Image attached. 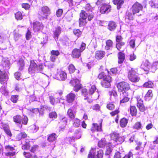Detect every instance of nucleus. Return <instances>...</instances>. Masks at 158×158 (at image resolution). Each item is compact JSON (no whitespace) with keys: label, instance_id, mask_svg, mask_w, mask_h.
<instances>
[{"label":"nucleus","instance_id":"obj_40","mask_svg":"<svg viewBox=\"0 0 158 158\" xmlns=\"http://www.w3.org/2000/svg\"><path fill=\"white\" fill-rule=\"evenodd\" d=\"M113 2L114 4L117 5V8L118 10L121 8V6L124 3L123 0H113Z\"/></svg>","mask_w":158,"mask_h":158},{"label":"nucleus","instance_id":"obj_17","mask_svg":"<svg viewBox=\"0 0 158 158\" xmlns=\"http://www.w3.org/2000/svg\"><path fill=\"white\" fill-rule=\"evenodd\" d=\"M111 7V6L110 5L104 4L101 7L100 11L102 14L108 13L110 11Z\"/></svg>","mask_w":158,"mask_h":158},{"label":"nucleus","instance_id":"obj_33","mask_svg":"<svg viewBox=\"0 0 158 158\" xmlns=\"http://www.w3.org/2000/svg\"><path fill=\"white\" fill-rule=\"evenodd\" d=\"M61 32V28L59 27H58L55 28L54 31V37L55 40L57 39L60 34Z\"/></svg>","mask_w":158,"mask_h":158},{"label":"nucleus","instance_id":"obj_54","mask_svg":"<svg viewBox=\"0 0 158 158\" xmlns=\"http://www.w3.org/2000/svg\"><path fill=\"white\" fill-rule=\"evenodd\" d=\"M108 74L111 76H114L117 74V69L116 68H113L110 69V71H108Z\"/></svg>","mask_w":158,"mask_h":158},{"label":"nucleus","instance_id":"obj_7","mask_svg":"<svg viewBox=\"0 0 158 158\" xmlns=\"http://www.w3.org/2000/svg\"><path fill=\"white\" fill-rule=\"evenodd\" d=\"M102 120L100 119L98 120L97 123H92L90 128L91 131L93 133L102 131Z\"/></svg>","mask_w":158,"mask_h":158},{"label":"nucleus","instance_id":"obj_53","mask_svg":"<svg viewBox=\"0 0 158 158\" xmlns=\"http://www.w3.org/2000/svg\"><path fill=\"white\" fill-rule=\"evenodd\" d=\"M80 120L78 118H76L75 119L73 123V125L76 127H79L80 125Z\"/></svg>","mask_w":158,"mask_h":158},{"label":"nucleus","instance_id":"obj_47","mask_svg":"<svg viewBox=\"0 0 158 158\" xmlns=\"http://www.w3.org/2000/svg\"><path fill=\"white\" fill-rule=\"evenodd\" d=\"M96 89V88L95 85H93L91 86V87L89 89V98L94 93Z\"/></svg>","mask_w":158,"mask_h":158},{"label":"nucleus","instance_id":"obj_32","mask_svg":"<svg viewBox=\"0 0 158 158\" xmlns=\"http://www.w3.org/2000/svg\"><path fill=\"white\" fill-rule=\"evenodd\" d=\"M137 110L134 106H130V113L132 116H136L137 113Z\"/></svg>","mask_w":158,"mask_h":158},{"label":"nucleus","instance_id":"obj_14","mask_svg":"<svg viewBox=\"0 0 158 158\" xmlns=\"http://www.w3.org/2000/svg\"><path fill=\"white\" fill-rule=\"evenodd\" d=\"M81 95L84 97V100H87L89 103L92 102V99H90L89 95V93L87 89L85 88H82L81 90Z\"/></svg>","mask_w":158,"mask_h":158},{"label":"nucleus","instance_id":"obj_37","mask_svg":"<svg viewBox=\"0 0 158 158\" xmlns=\"http://www.w3.org/2000/svg\"><path fill=\"white\" fill-rule=\"evenodd\" d=\"M103 80L101 82L102 86L105 88H108L110 85L111 80Z\"/></svg>","mask_w":158,"mask_h":158},{"label":"nucleus","instance_id":"obj_62","mask_svg":"<svg viewBox=\"0 0 158 158\" xmlns=\"http://www.w3.org/2000/svg\"><path fill=\"white\" fill-rule=\"evenodd\" d=\"M86 23V19H83L80 18L79 22V24L80 26H83L85 25Z\"/></svg>","mask_w":158,"mask_h":158},{"label":"nucleus","instance_id":"obj_44","mask_svg":"<svg viewBox=\"0 0 158 158\" xmlns=\"http://www.w3.org/2000/svg\"><path fill=\"white\" fill-rule=\"evenodd\" d=\"M58 77L61 79H66L67 78V74L64 71H61L58 74Z\"/></svg>","mask_w":158,"mask_h":158},{"label":"nucleus","instance_id":"obj_39","mask_svg":"<svg viewBox=\"0 0 158 158\" xmlns=\"http://www.w3.org/2000/svg\"><path fill=\"white\" fill-rule=\"evenodd\" d=\"M106 44L105 49L106 50H108L112 48L113 44L111 40H109L106 42Z\"/></svg>","mask_w":158,"mask_h":158},{"label":"nucleus","instance_id":"obj_5","mask_svg":"<svg viewBox=\"0 0 158 158\" xmlns=\"http://www.w3.org/2000/svg\"><path fill=\"white\" fill-rule=\"evenodd\" d=\"M30 63V65L28 69L29 73L31 74L35 72H40L42 70L43 68V65H40L38 66L36 64L33 60H31Z\"/></svg>","mask_w":158,"mask_h":158},{"label":"nucleus","instance_id":"obj_4","mask_svg":"<svg viewBox=\"0 0 158 158\" xmlns=\"http://www.w3.org/2000/svg\"><path fill=\"white\" fill-rule=\"evenodd\" d=\"M118 91L120 93L127 92L130 89L129 85L127 82L122 81L118 83L117 85Z\"/></svg>","mask_w":158,"mask_h":158},{"label":"nucleus","instance_id":"obj_23","mask_svg":"<svg viewBox=\"0 0 158 158\" xmlns=\"http://www.w3.org/2000/svg\"><path fill=\"white\" fill-rule=\"evenodd\" d=\"M136 143L137 146L135 148V150L143 152L145 147V144H143L141 141L137 142Z\"/></svg>","mask_w":158,"mask_h":158},{"label":"nucleus","instance_id":"obj_63","mask_svg":"<svg viewBox=\"0 0 158 158\" xmlns=\"http://www.w3.org/2000/svg\"><path fill=\"white\" fill-rule=\"evenodd\" d=\"M16 19L17 20H21L22 19V14L20 12L16 13L15 14Z\"/></svg>","mask_w":158,"mask_h":158},{"label":"nucleus","instance_id":"obj_36","mask_svg":"<svg viewBox=\"0 0 158 158\" xmlns=\"http://www.w3.org/2000/svg\"><path fill=\"white\" fill-rule=\"evenodd\" d=\"M23 156L26 158H37V156L35 155H33L31 152H24L23 153Z\"/></svg>","mask_w":158,"mask_h":158},{"label":"nucleus","instance_id":"obj_31","mask_svg":"<svg viewBox=\"0 0 158 158\" xmlns=\"http://www.w3.org/2000/svg\"><path fill=\"white\" fill-rule=\"evenodd\" d=\"M10 63L8 60L3 58L2 60V65L3 67V69L8 70L9 69Z\"/></svg>","mask_w":158,"mask_h":158},{"label":"nucleus","instance_id":"obj_45","mask_svg":"<svg viewBox=\"0 0 158 158\" xmlns=\"http://www.w3.org/2000/svg\"><path fill=\"white\" fill-rule=\"evenodd\" d=\"M143 87L145 88H152L154 86L153 83L150 81L145 82L143 85Z\"/></svg>","mask_w":158,"mask_h":158},{"label":"nucleus","instance_id":"obj_52","mask_svg":"<svg viewBox=\"0 0 158 158\" xmlns=\"http://www.w3.org/2000/svg\"><path fill=\"white\" fill-rule=\"evenodd\" d=\"M98 77L99 79H108V77L111 78V77H107L104 72L100 73L98 75Z\"/></svg>","mask_w":158,"mask_h":158},{"label":"nucleus","instance_id":"obj_55","mask_svg":"<svg viewBox=\"0 0 158 158\" xmlns=\"http://www.w3.org/2000/svg\"><path fill=\"white\" fill-rule=\"evenodd\" d=\"M18 65L19 66V70H22L23 69L24 66V64L23 60V59H20L18 63Z\"/></svg>","mask_w":158,"mask_h":158},{"label":"nucleus","instance_id":"obj_61","mask_svg":"<svg viewBox=\"0 0 158 158\" xmlns=\"http://www.w3.org/2000/svg\"><path fill=\"white\" fill-rule=\"evenodd\" d=\"M69 70L70 73H73L75 70V66L73 64H70L69 66Z\"/></svg>","mask_w":158,"mask_h":158},{"label":"nucleus","instance_id":"obj_15","mask_svg":"<svg viewBox=\"0 0 158 158\" xmlns=\"http://www.w3.org/2000/svg\"><path fill=\"white\" fill-rule=\"evenodd\" d=\"M128 92L120 93V97L121 100L120 101V103H123L127 102L130 100V98L128 97Z\"/></svg>","mask_w":158,"mask_h":158},{"label":"nucleus","instance_id":"obj_43","mask_svg":"<svg viewBox=\"0 0 158 158\" xmlns=\"http://www.w3.org/2000/svg\"><path fill=\"white\" fill-rule=\"evenodd\" d=\"M118 63L121 64L123 62L125 59L124 54L121 52L118 53Z\"/></svg>","mask_w":158,"mask_h":158},{"label":"nucleus","instance_id":"obj_18","mask_svg":"<svg viewBox=\"0 0 158 158\" xmlns=\"http://www.w3.org/2000/svg\"><path fill=\"white\" fill-rule=\"evenodd\" d=\"M43 28V25L41 23L36 21L33 23V29L35 32L41 31Z\"/></svg>","mask_w":158,"mask_h":158},{"label":"nucleus","instance_id":"obj_21","mask_svg":"<svg viewBox=\"0 0 158 158\" xmlns=\"http://www.w3.org/2000/svg\"><path fill=\"white\" fill-rule=\"evenodd\" d=\"M75 97V94L70 93L67 95L66 101L68 103H72L74 101Z\"/></svg>","mask_w":158,"mask_h":158},{"label":"nucleus","instance_id":"obj_3","mask_svg":"<svg viewBox=\"0 0 158 158\" xmlns=\"http://www.w3.org/2000/svg\"><path fill=\"white\" fill-rule=\"evenodd\" d=\"M143 9L142 5L139 2H136L132 6L131 8L133 15L131 13H128L127 15V17L130 20L132 19L133 18V15L139 13L140 11L142 10Z\"/></svg>","mask_w":158,"mask_h":158},{"label":"nucleus","instance_id":"obj_42","mask_svg":"<svg viewBox=\"0 0 158 158\" xmlns=\"http://www.w3.org/2000/svg\"><path fill=\"white\" fill-rule=\"evenodd\" d=\"M117 25L116 23L113 21L109 22L108 24V28L110 31L114 30L116 27Z\"/></svg>","mask_w":158,"mask_h":158},{"label":"nucleus","instance_id":"obj_6","mask_svg":"<svg viewBox=\"0 0 158 158\" xmlns=\"http://www.w3.org/2000/svg\"><path fill=\"white\" fill-rule=\"evenodd\" d=\"M135 98L137 100L136 106L139 111L142 112H144L147 107L145 106L142 97L140 96H137L135 97Z\"/></svg>","mask_w":158,"mask_h":158},{"label":"nucleus","instance_id":"obj_51","mask_svg":"<svg viewBox=\"0 0 158 158\" xmlns=\"http://www.w3.org/2000/svg\"><path fill=\"white\" fill-rule=\"evenodd\" d=\"M95 151L93 148H92L88 155L87 158H96L95 155Z\"/></svg>","mask_w":158,"mask_h":158},{"label":"nucleus","instance_id":"obj_1","mask_svg":"<svg viewBox=\"0 0 158 158\" xmlns=\"http://www.w3.org/2000/svg\"><path fill=\"white\" fill-rule=\"evenodd\" d=\"M22 149L24 150H30L33 153H35L38 150L39 146L37 144H34V142L28 139H25L21 146Z\"/></svg>","mask_w":158,"mask_h":158},{"label":"nucleus","instance_id":"obj_29","mask_svg":"<svg viewBox=\"0 0 158 158\" xmlns=\"http://www.w3.org/2000/svg\"><path fill=\"white\" fill-rule=\"evenodd\" d=\"M128 119L124 117L122 118L119 121V125L121 127L123 128L126 127L128 123Z\"/></svg>","mask_w":158,"mask_h":158},{"label":"nucleus","instance_id":"obj_48","mask_svg":"<svg viewBox=\"0 0 158 158\" xmlns=\"http://www.w3.org/2000/svg\"><path fill=\"white\" fill-rule=\"evenodd\" d=\"M106 108L110 110H113L115 108L114 104L112 102H109L106 104Z\"/></svg>","mask_w":158,"mask_h":158},{"label":"nucleus","instance_id":"obj_9","mask_svg":"<svg viewBox=\"0 0 158 158\" xmlns=\"http://www.w3.org/2000/svg\"><path fill=\"white\" fill-rule=\"evenodd\" d=\"M86 44L84 43H82L80 49L75 48L73 50L72 52V56L73 57L78 58L81 56V52H83L85 49Z\"/></svg>","mask_w":158,"mask_h":158},{"label":"nucleus","instance_id":"obj_57","mask_svg":"<svg viewBox=\"0 0 158 158\" xmlns=\"http://www.w3.org/2000/svg\"><path fill=\"white\" fill-rule=\"evenodd\" d=\"M49 99L50 103L53 105L56 103L58 100V99H56L52 96H49Z\"/></svg>","mask_w":158,"mask_h":158},{"label":"nucleus","instance_id":"obj_2","mask_svg":"<svg viewBox=\"0 0 158 158\" xmlns=\"http://www.w3.org/2000/svg\"><path fill=\"white\" fill-rule=\"evenodd\" d=\"M141 68L142 70L145 71L146 74L148 73L149 70L152 72H154L158 68V61L153 62L151 66L149 62L146 61L141 65Z\"/></svg>","mask_w":158,"mask_h":158},{"label":"nucleus","instance_id":"obj_34","mask_svg":"<svg viewBox=\"0 0 158 158\" xmlns=\"http://www.w3.org/2000/svg\"><path fill=\"white\" fill-rule=\"evenodd\" d=\"M105 54V52L103 51H97L96 52L95 57L96 59L99 60L103 58Z\"/></svg>","mask_w":158,"mask_h":158},{"label":"nucleus","instance_id":"obj_13","mask_svg":"<svg viewBox=\"0 0 158 158\" xmlns=\"http://www.w3.org/2000/svg\"><path fill=\"white\" fill-rule=\"evenodd\" d=\"M2 129L3 130L4 132L7 136L10 137H11L13 136V134L10 129L9 126L6 124L2 123Z\"/></svg>","mask_w":158,"mask_h":158},{"label":"nucleus","instance_id":"obj_22","mask_svg":"<svg viewBox=\"0 0 158 158\" xmlns=\"http://www.w3.org/2000/svg\"><path fill=\"white\" fill-rule=\"evenodd\" d=\"M68 119L65 116L60 118L59 123L62 129H64L68 123Z\"/></svg>","mask_w":158,"mask_h":158},{"label":"nucleus","instance_id":"obj_35","mask_svg":"<svg viewBox=\"0 0 158 158\" xmlns=\"http://www.w3.org/2000/svg\"><path fill=\"white\" fill-rule=\"evenodd\" d=\"M28 121V118L27 116L25 115L21 116V118L20 120V124H23L26 125H27Z\"/></svg>","mask_w":158,"mask_h":158},{"label":"nucleus","instance_id":"obj_59","mask_svg":"<svg viewBox=\"0 0 158 158\" xmlns=\"http://www.w3.org/2000/svg\"><path fill=\"white\" fill-rule=\"evenodd\" d=\"M4 154L6 156L10 157L11 156H15L16 155V152L14 151H9L7 152H5Z\"/></svg>","mask_w":158,"mask_h":158},{"label":"nucleus","instance_id":"obj_46","mask_svg":"<svg viewBox=\"0 0 158 158\" xmlns=\"http://www.w3.org/2000/svg\"><path fill=\"white\" fill-rule=\"evenodd\" d=\"M106 145V141L105 138L102 139H101L98 141V146L99 148H103Z\"/></svg>","mask_w":158,"mask_h":158},{"label":"nucleus","instance_id":"obj_25","mask_svg":"<svg viewBox=\"0 0 158 158\" xmlns=\"http://www.w3.org/2000/svg\"><path fill=\"white\" fill-rule=\"evenodd\" d=\"M153 96V91L152 89H149L144 96V99L146 101H149L152 98Z\"/></svg>","mask_w":158,"mask_h":158},{"label":"nucleus","instance_id":"obj_49","mask_svg":"<svg viewBox=\"0 0 158 158\" xmlns=\"http://www.w3.org/2000/svg\"><path fill=\"white\" fill-rule=\"evenodd\" d=\"M112 111L110 113V114L112 117L114 116L115 115H118V114L120 112V110L119 108H117L114 110Z\"/></svg>","mask_w":158,"mask_h":158},{"label":"nucleus","instance_id":"obj_64","mask_svg":"<svg viewBox=\"0 0 158 158\" xmlns=\"http://www.w3.org/2000/svg\"><path fill=\"white\" fill-rule=\"evenodd\" d=\"M30 129L33 132H36L38 129V127L34 124L32 125L30 127Z\"/></svg>","mask_w":158,"mask_h":158},{"label":"nucleus","instance_id":"obj_28","mask_svg":"<svg viewBox=\"0 0 158 158\" xmlns=\"http://www.w3.org/2000/svg\"><path fill=\"white\" fill-rule=\"evenodd\" d=\"M67 115L69 117L71 120L74 119L75 118V112H73V110L71 108L68 109L67 111Z\"/></svg>","mask_w":158,"mask_h":158},{"label":"nucleus","instance_id":"obj_10","mask_svg":"<svg viewBox=\"0 0 158 158\" xmlns=\"http://www.w3.org/2000/svg\"><path fill=\"white\" fill-rule=\"evenodd\" d=\"M70 83L74 87L73 90L76 92H78L82 88L83 86L81 84L79 80H72L70 81Z\"/></svg>","mask_w":158,"mask_h":158},{"label":"nucleus","instance_id":"obj_24","mask_svg":"<svg viewBox=\"0 0 158 158\" xmlns=\"http://www.w3.org/2000/svg\"><path fill=\"white\" fill-rule=\"evenodd\" d=\"M94 151H95V155L97 158H103V150L99 149L98 148H93Z\"/></svg>","mask_w":158,"mask_h":158},{"label":"nucleus","instance_id":"obj_60","mask_svg":"<svg viewBox=\"0 0 158 158\" xmlns=\"http://www.w3.org/2000/svg\"><path fill=\"white\" fill-rule=\"evenodd\" d=\"M85 9L87 11V12H89L90 13L92 12L93 8L89 4H88L86 5Z\"/></svg>","mask_w":158,"mask_h":158},{"label":"nucleus","instance_id":"obj_11","mask_svg":"<svg viewBox=\"0 0 158 158\" xmlns=\"http://www.w3.org/2000/svg\"><path fill=\"white\" fill-rule=\"evenodd\" d=\"M94 17V13L91 12H86L84 10H81L80 14V18L86 19L87 18L89 21H90Z\"/></svg>","mask_w":158,"mask_h":158},{"label":"nucleus","instance_id":"obj_26","mask_svg":"<svg viewBox=\"0 0 158 158\" xmlns=\"http://www.w3.org/2000/svg\"><path fill=\"white\" fill-rule=\"evenodd\" d=\"M57 136L55 133H52L48 136L47 140L50 143H52L56 141Z\"/></svg>","mask_w":158,"mask_h":158},{"label":"nucleus","instance_id":"obj_41","mask_svg":"<svg viewBox=\"0 0 158 158\" xmlns=\"http://www.w3.org/2000/svg\"><path fill=\"white\" fill-rule=\"evenodd\" d=\"M21 115L20 114L16 115L13 117V121L16 124H20V120Z\"/></svg>","mask_w":158,"mask_h":158},{"label":"nucleus","instance_id":"obj_56","mask_svg":"<svg viewBox=\"0 0 158 158\" xmlns=\"http://www.w3.org/2000/svg\"><path fill=\"white\" fill-rule=\"evenodd\" d=\"M158 0H154L151 1L149 2V4L152 7L157 8L158 7V3H155L156 1H158Z\"/></svg>","mask_w":158,"mask_h":158},{"label":"nucleus","instance_id":"obj_30","mask_svg":"<svg viewBox=\"0 0 158 158\" xmlns=\"http://www.w3.org/2000/svg\"><path fill=\"white\" fill-rule=\"evenodd\" d=\"M27 134L25 132H21L18 134L16 136V139L17 141H20L22 139L27 138Z\"/></svg>","mask_w":158,"mask_h":158},{"label":"nucleus","instance_id":"obj_20","mask_svg":"<svg viewBox=\"0 0 158 158\" xmlns=\"http://www.w3.org/2000/svg\"><path fill=\"white\" fill-rule=\"evenodd\" d=\"M41 11L44 18H46L50 14L49 9L46 6H44L42 7Z\"/></svg>","mask_w":158,"mask_h":158},{"label":"nucleus","instance_id":"obj_50","mask_svg":"<svg viewBox=\"0 0 158 158\" xmlns=\"http://www.w3.org/2000/svg\"><path fill=\"white\" fill-rule=\"evenodd\" d=\"M19 98V95H12L11 96L10 100L13 103H16L18 101Z\"/></svg>","mask_w":158,"mask_h":158},{"label":"nucleus","instance_id":"obj_38","mask_svg":"<svg viewBox=\"0 0 158 158\" xmlns=\"http://www.w3.org/2000/svg\"><path fill=\"white\" fill-rule=\"evenodd\" d=\"M132 128L134 130H139L141 129L142 128V124L140 122H136L132 126Z\"/></svg>","mask_w":158,"mask_h":158},{"label":"nucleus","instance_id":"obj_8","mask_svg":"<svg viewBox=\"0 0 158 158\" xmlns=\"http://www.w3.org/2000/svg\"><path fill=\"white\" fill-rule=\"evenodd\" d=\"M110 136L111 140L118 142L119 143H122L124 140L123 137L120 136L119 134L115 131L113 132L110 134Z\"/></svg>","mask_w":158,"mask_h":158},{"label":"nucleus","instance_id":"obj_58","mask_svg":"<svg viewBox=\"0 0 158 158\" xmlns=\"http://www.w3.org/2000/svg\"><path fill=\"white\" fill-rule=\"evenodd\" d=\"M49 117L50 118H56L57 117V113L55 111H52L49 113L48 114Z\"/></svg>","mask_w":158,"mask_h":158},{"label":"nucleus","instance_id":"obj_16","mask_svg":"<svg viewBox=\"0 0 158 158\" xmlns=\"http://www.w3.org/2000/svg\"><path fill=\"white\" fill-rule=\"evenodd\" d=\"M122 39L121 36L119 35L117 36L116 38V47L118 50H120L121 47L124 44V43L122 42Z\"/></svg>","mask_w":158,"mask_h":158},{"label":"nucleus","instance_id":"obj_19","mask_svg":"<svg viewBox=\"0 0 158 158\" xmlns=\"http://www.w3.org/2000/svg\"><path fill=\"white\" fill-rule=\"evenodd\" d=\"M60 53L58 50H52L51 52V56L50 57V60L53 62L55 61L56 59L59 55Z\"/></svg>","mask_w":158,"mask_h":158},{"label":"nucleus","instance_id":"obj_27","mask_svg":"<svg viewBox=\"0 0 158 158\" xmlns=\"http://www.w3.org/2000/svg\"><path fill=\"white\" fill-rule=\"evenodd\" d=\"M9 73L5 70H0V79H8Z\"/></svg>","mask_w":158,"mask_h":158},{"label":"nucleus","instance_id":"obj_12","mask_svg":"<svg viewBox=\"0 0 158 158\" xmlns=\"http://www.w3.org/2000/svg\"><path fill=\"white\" fill-rule=\"evenodd\" d=\"M136 69H132L130 70L128 74V77L129 79H138L140 77L138 76V74L136 73Z\"/></svg>","mask_w":158,"mask_h":158}]
</instances>
